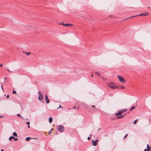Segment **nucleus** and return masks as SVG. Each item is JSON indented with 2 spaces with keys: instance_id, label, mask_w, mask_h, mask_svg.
<instances>
[{
  "instance_id": "nucleus-23",
  "label": "nucleus",
  "mask_w": 151,
  "mask_h": 151,
  "mask_svg": "<svg viewBox=\"0 0 151 151\" xmlns=\"http://www.w3.org/2000/svg\"><path fill=\"white\" fill-rule=\"evenodd\" d=\"M12 93L13 94H15L16 93V91H15V90H13V91H12Z\"/></svg>"
},
{
  "instance_id": "nucleus-18",
  "label": "nucleus",
  "mask_w": 151,
  "mask_h": 151,
  "mask_svg": "<svg viewBox=\"0 0 151 151\" xmlns=\"http://www.w3.org/2000/svg\"><path fill=\"white\" fill-rule=\"evenodd\" d=\"M17 115L18 116H20V117H21V118H22L23 117L22 116H21V115H20V114H17Z\"/></svg>"
},
{
  "instance_id": "nucleus-13",
  "label": "nucleus",
  "mask_w": 151,
  "mask_h": 151,
  "mask_svg": "<svg viewBox=\"0 0 151 151\" xmlns=\"http://www.w3.org/2000/svg\"><path fill=\"white\" fill-rule=\"evenodd\" d=\"M25 54H26L27 55V56H28L29 55H30V54H31V52H24Z\"/></svg>"
},
{
  "instance_id": "nucleus-22",
  "label": "nucleus",
  "mask_w": 151,
  "mask_h": 151,
  "mask_svg": "<svg viewBox=\"0 0 151 151\" xmlns=\"http://www.w3.org/2000/svg\"><path fill=\"white\" fill-rule=\"evenodd\" d=\"M135 108L134 106H133L132 108H131L129 110L130 111L132 110L134 108Z\"/></svg>"
},
{
  "instance_id": "nucleus-12",
  "label": "nucleus",
  "mask_w": 151,
  "mask_h": 151,
  "mask_svg": "<svg viewBox=\"0 0 151 151\" xmlns=\"http://www.w3.org/2000/svg\"><path fill=\"white\" fill-rule=\"evenodd\" d=\"M15 138V137H14L13 136H12L11 137H10L9 138V140L10 141L12 140V139H14Z\"/></svg>"
},
{
  "instance_id": "nucleus-20",
  "label": "nucleus",
  "mask_w": 151,
  "mask_h": 151,
  "mask_svg": "<svg viewBox=\"0 0 151 151\" xmlns=\"http://www.w3.org/2000/svg\"><path fill=\"white\" fill-rule=\"evenodd\" d=\"M137 119H136L135 121H134V124H136L137 123Z\"/></svg>"
},
{
  "instance_id": "nucleus-10",
  "label": "nucleus",
  "mask_w": 151,
  "mask_h": 151,
  "mask_svg": "<svg viewBox=\"0 0 151 151\" xmlns=\"http://www.w3.org/2000/svg\"><path fill=\"white\" fill-rule=\"evenodd\" d=\"M52 121V117H50L49 119V121L50 123H51Z\"/></svg>"
},
{
  "instance_id": "nucleus-30",
  "label": "nucleus",
  "mask_w": 151,
  "mask_h": 151,
  "mask_svg": "<svg viewBox=\"0 0 151 151\" xmlns=\"http://www.w3.org/2000/svg\"><path fill=\"white\" fill-rule=\"evenodd\" d=\"M26 123L28 125L29 124V122H27Z\"/></svg>"
},
{
  "instance_id": "nucleus-35",
  "label": "nucleus",
  "mask_w": 151,
  "mask_h": 151,
  "mask_svg": "<svg viewBox=\"0 0 151 151\" xmlns=\"http://www.w3.org/2000/svg\"><path fill=\"white\" fill-rule=\"evenodd\" d=\"M3 65L2 64H0V67H2Z\"/></svg>"
},
{
  "instance_id": "nucleus-33",
  "label": "nucleus",
  "mask_w": 151,
  "mask_h": 151,
  "mask_svg": "<svg viewBox=\"0 0 151 151\" xmlns=\"http://www.w3.org/2000/svg\"><path fill=\"white\" fill-rule=\"evenodd\" d=\"M73 108L74 109H76V106H74Z\"/></svg>"
},
{
  "instance_id": "nucleus-3",
  "label": "nucleus",
  "mask_w": 151,
  "mask_h": 151,
  "mask_svg": "<svg viewBox=\"0 0 151 151\" xmlns=\"http://www.w3.org/2000/svg\"><path fill=\"white\" fill-rule=\"evenodd\" d=\"M58 130L61 132H63L64 131V127L62 125H59L58 127Z\"/></svg>"
},
{
  "instance_id": "nucleus-24",
  "label": "nucleus",
  "mask_w": 151,
  "mask_h": 151,
  "mask_svg": "<svg viewBox=\"0 0 151 151\" xmlns=\"http://www.w3.org/2000/svg\"><path fill=\"white\" fill-rule=\"evenodd\" d=\"M52 129H51V130L50 131L48 132L49 134H50L52 132Z\"/></svg>"
},
{
  "instance_id": "nucleus-21",
  "label": "nucleus",
  "mask_w": 151,
  "mask_h": 151,
  "mask_svg": "<svg viewBox=\"0 0 151 151\" xmlns=\"http://www.w3.org/2000/svg\"><path fill=\"white\" fill-rule=\"evenodd\" d=\"M121 110L122 111V113H123V112L125 111L126 110V109H122V110Z\"/></svg>"
},
{
  "instance_id": "nucleus-27",
  "label": "nucleus",
  "mask_w": 151,
  "mask_h": 151,
  "mask_svg": "<svg viewBox=\"0 0 151 151\" xmlns=\"http://www.w3.org/2000/svg\"><path fill=\"white\" fill-rule=\"evenodd\" d=\"M109 17H113L114 16L113 15H109Z\"/></svg>"
},
{
  "instance_id": "nucleus-40",
  "label": "nucleus",
  "mask_w": 151,
  "mask_h": 151,
  "mask_svg": "<svg viewBox=\"0 0 151 151\" xmlns=\"http://www.w3.org/2000/svg\"><path fill=\"white\" fill-rule=\"evenodd\" d=\"M3 116H0V118L1 117H3Z\"/></svg>"
},
{
  "instance_id": "nucleus-6",
  "label": "nucleus",
  "mask_w": 151,
  "mask_h": 151,
  "mask_svg": "<svg viewBox=\"0 0 151 151\" xmlns=\"http://www.w3.org/2000/svg\"><path fill=\"white\" fill-rule=\"evenodd\" d=\"M98 141V140H96L94 141L92 140L91 141L92 145L94 146H96L97 145V143Z\"/></svg>"
},
{
  "instance_id": "nucleus-17",
  "label": "nucleus",
  "mask_w": 151,
  "mask_h": 151,
  "mask_svg": "<svg viewBox=\"0 0 151 151\" xmlns=\"http://www.w3.org/2000/svg\"><path fill=\"white\" fill-rule=\"evenodd\" d=\"M119 88L121 89H124L125 88V87L124 86H120L119 87Z\"/></svg>"
},
{
  "instance_id": "nucleus-45",
  "label": "nucleus",
  "mask_w": 151,
  "mask_h": 151,
  "mask_svg": "<svg viewBox=\"0 0 151 151\" xmlns=\"http://www.w3.org/2000/svg\"><path fill=\"white\" fill-rule=\"evenodd\" d=\"M100 129H98V131H99V130H100Z\"/></svg>"
},
{
  "instance_id": "nucleus-39",
  "label": "nucleus",
  "mask_w": 151,
  "mask_h": 151,
  "mask_svg": "<svg viewBox=\"0 0 151 151\" xmlns=\"http://www.w3.org/2000/svg\"><path fill=\"white\" fill-rule=\"evenodd\" d=\"M29 127H30V126H29V125H28V128H29Z\"/></svg>"
},
{
  "instance_id": "nucleus-32",
  "label": "nucleus",
  "mask_w": 151,
  "mask_h": 151,
  "mask_svg": "<svg viewBox=\"0 0 151 151\" xmlns=\"http://www.w3.org/2000/svg\"><path fill=\"white\" fill-rule=\"evenodd\" d=\"M64 24L63 23V22H61L59 23V24H60V25H62V24Z\"/></svg>"
},
{
  "instance_id": "nucleus-43",
  "label": "nucleus",
  "mask_w": 151,
  "mask_h": 151,
  "mask_svg": "<svg viewBox=\"0 0 151 151\" xmlns=\"http://www.w3.org/2000/svg\"><path fill=\"white\" fill-rule=\"evenodd\" d=\"M1 151H4L2 149L1 150Z\"/></svg>"
},
{
  "instance_id": "nucleus-19",
  "label": "nucleus",
  "mask_w": 151,
  "mask_h": 151,
  "mask_svg": "<svg viewBox=\"0 0 151 151\" xmlns=\"http://www.w3.org/2000/svg\"><path fill=\"white\" fill-rule=\"evenodd\" d=\"M95 73L97 75H99V76H100V74L99 73L97 72H96Z\"/></svg>"
},
{
  "instance_id": "nucleus-34",
  "label": "nucleus",
  "mask_w": 151,
  "mask_h": 151,
  "mask_svg": "<svg viewBox=\"0 0 151 151\" xmlns=\"http://www.w3.org/2000/svg\"><path fill=\"white\" fill-rule=\"evenodd\" d=\"M9 95H8L6 96L7 98H9Z\"/></svg>"
},
{
  "instance_id": "nucleus-15",
  "label": "nucleus",
  "mask_w": 151,
  "mask_h": 151,
  "mask_svg": "<svg viewBox=\"0 0 151 151\" xmlns=\"http://www.w3.org/2000/svg\"><path fill=\"white\" fill-rule=\"evenodd\" d=\"M125 116V114H124V115H123V116H120L117 117V119H120L122 117H124Z\"/></svg>"
},
{
  "instance_id": "nucleus-41",
  "label": "nucleus",
  "mask_w": 151,
  "mask_h": 151,
  "mask_svg": "<svg viewBox=\"0 0 151 151\" xmlns=\"http://www.w3.org/2000/svg\"><path fill=\"white\" fill-rule=\"evenodd\" d=\"M7 70L8 71H10V70H9V69H7Z\"/></svg>"
},
{
  "instance_id": "nucleus-2",
  "label": "nucleus",
  "mask_w": 151,
  "mask_h": 151,
  "mask_svg": "<svg viewBox=\"0 0 151 151\" xmlns=\"http://www.w3.org/2000/svg\"><path fill=\"white\" fill-rule=\"evenodd\" d=\"M149 14V13L147 12H143V13H141L139 15H137L136 16H132V17H129L128 18H133V17H135L139 16H147Z\"/></svg>"
},
{
  "instance_id": "nucleus-44",
  "label": "nucleus",
  "mask_w": 151,
  "mask_h": 151,
  "mask_svg": "<svg viewBox=\"0 0 151 151\" xmlns=\"http://www.w3.org/2000/svg\"><path fill=\"white\" fill-rule=\"evenodd\" d=\"M147 8H148V9L150 8V7H149V6L148 7H147Z\"/></svg>"
},
{
  "instance_id": "nucleus-4",
  "label": "nucleus",
  "mask_w": 151,
  "mask_h": 151,
  "mask_svg": "<svg viewBox=\"0 0 151 151\" xmlns=\"http://www.w3.org/2000/svg\"><path fill=\"white\" fill-rule=\"evenodd\" d=\"M38 93L39 95L38 99L39 101H41L43 99L42 94L40 91H39Z\"/></svg>"
},
{
  "instance_id": "nucleus-28",
  "label": "nucleus",
  "mask_w": 151,
  "mask_h": 151,
  "mask_svg": "<svg viewBox=\"0 0 151 151\" xmlns=\"http://www.w3.org/2000/svg\"><path fill=\"white\" fill-rule=\"evenodd\" d=\"M63 108V107L61 106V105H59V107L58 108H57V109H58L59 108Z\"/></svg>"
},
{
  "instance_id": "nucleus-16",
  "label": "nucleus",
  "mask_w": 151,
  "mask_h": 151,
  "mask_svg": "<svg viewBox=\"0 0 151 151\" xmlns=\"http://www.w3.org/2000/svg\"><path fill=\"white\" fill-rule=\"evenodd\" d=\"M13 134L14 136H15V137H17V133L15 132H14Z\"/></svg>"
},
{
  "instance_id": "nucleus-1",
  "label": "nucleus",
  "mask_w": 151,
  "mask_h": 151,
  "mask_svg": "<svg viewBox=\"0 0 151 151\" xmlns=\"http://www.w3.org/2000/svg\"><path fill=\"white\" fill-rule=\"evenodd\" d=\"M108 86L110 88L114 89H118L119 88V86H116L115 84L113 83L112 82H110L108 84Z\"/></svg>"
},
{
  "instance_id": "nucleus-25",
  "label": "nucleus",
  "mask_w": 151,
  "mask_h": 151,
  "mask_svg": "<svg viewBox=\"0 0 151 151\" xmlns=\"http://www.w3.org/2000/svg\"><path fill=\"white\" fill-rule=\"evenodd\" d=\"M13 139H14V141H17V138H14Z\"/></svg>"
},
{
  "instance_id": "nucleus-14",
  "label": "nucleus",
  "mask_w": 151,
  "mask_h": 151,
  "mask_svg": "<svg viewBox=\"0 0 151 151\" xmlns=\"http://www.w3.org/2000/svg\"><path fill=\"white\" fill-rule=\"evenodd\" d=\"M32 138H31L29 137H27L26 138V140L27 141H28L30 139H32Z\"/></svg>"
},
{
  "instance_id": "nucleus-36",
  "label": "nucleus",
  "mask_w": 151,
  "mask_h": 151,
  "mask_svg": "<svg viewBox=\"0 0 151 151\" xmlns=\"http://www.w3.org/2000/svg\"><path fill=\"white\" fill-rule=\"evenodd\" d=\"M1 89H2V90H3V91H4L3 89V88L2 86H1Z\"/></svg>"
},
{
  "instance_id": "nucleus-31",
  "label": "nucleus",
  "mask_w": 151,
  "mask_h": 151,
  "mask_svg": "<svg viewBox=\"0 0 151 151\" xmlns=\"http://www.w3.org/2000/svg\"><path fill=\"white\" fill-rule=\"evenodd\" d=\"M128 135V134H127L125 135L124 136V138H125Z\"/></svg>"
},
{
  "instance_id": "nucleus-26",
  "label": "nucleus",
  "mask_w": 151,
  "mask_h": 151,
  "mask_svg": "<svg viewBox=\"0 0 151 151\" xmlns=\"http://www.w3.org/2000/svg\"><path fill=\"white\" fill-rule=\"evenodd\" d=\"M144 151H150V150H147V149H145L144 150Z\"/></svg>"
},
{
  "instance_id": "nucleus-37",
  "label": "nucleus",
  "mask_w": 151,
  "mask_h": 151,
  "mask_svg": "<svg viewBox=\"0 0 151 151\" xmlns=\"http://www.w3.org/2000/svg\"><path fill=\"white\" fill-rule=\"evenodd\" d=\"M7 78L6 77H5V78H4V81H5V80H6V79H7Z\"/></svg>"
},
{
  "instance_id": "nucleus-29",
  "label": "nucleus",
  "mask_w": 151,
  "mask_h": 151,
  "mask_svg": "<svg viewBox=\"0 0 151 151\" xmlns=\"http://www.w3.org/2000/svg\"><path fill=\"white\" fill-rule=\"evenodd\" d=\"M91 139V137H88L87 138V139L88 140H90Z\"/></svg>"
},
{
  "instance_id": "nucleus-38",
  "label": "nucleus",
  "mask_w": 151,
  "mask_h": 151,
  "mask_svg": "<svg viewBox=\"0 0 151 151\" xmlns=\"http://www.w3.org/2000/svg\"><path fill=\"white\" fill-rule=\"evenodd\" d=\"M91 106L92 107H95V106H94V105H92Z\"/></svg>"
},
{
  "instance_id": "nucleus-11",
  "label": "nucleus",
  "mask_w": 151,
  "mask_h": 151,
  "mask_svg": "<svg viewBox=\"0 0 151 151\" xmlns=\"http://www.w3.org/2000/svg\"><path fill=\"white\" fill-rule=\"evenodd\" d=\"M147 150H150L151 151V147H149L148 144H147Z\"/></svg>"
},
{
  "instance_id": "nucleus-42",
  "label": "nucleus",
  "mask_w": 151,
  "mask_h": 151,
  "mask_svg": "<svg viewBox=\"0 0 151 151\" xmlns=\"http://www.w3.org/2000/svg\"><path fill=\"white\" fill-rule=\"evenodd\" d=\"M91 76H93V74H92L91 75Z\"/></svg>"
},
{
  "instance_id": "nucleus-5",
  "label": "nucleus",
  "mask_w": 151,
  "mask_h": 151,
  "mask_svg": "<svg viewBox=\"0 0 151 151\" xmlns=\"http://www.w3.org/2000/svg\"><path fill=\"white\" fill-rule=\"evenodd\" d=\"M118 78H119V81L122 83H124L125 81L124 80L123 78H122L121 77L119 76H117Z\"/></svg>"
},
{
  "instance_id": "nucleus-9",
  "label": "nucleus",
  "mask_w": 151,
  "mask_h": 151,
  "mask_svg": "<svg viewBox=\"0 0 151 151\" xmlns=\"http://www.w3.org/2000/svg\"><path fill=\"white\" fill-rule=\"evenodd\" d=\"M122 111L121 110H119L118 111V113H116L115 114L116 115H120L122 113Z\"/></svg>"
},
{
  "instance_id": "nucleus-46",
  "label": "nucleus",
  "mask_w": 151,
  "mask_h": 151,
  "mask_svg": "<svg viewBox=\"0 0 151 151\" xmlns=\"http://www.w3.org/2000/svg\"><path fill=\"white\" fill-rule=\"evenodd\" d=\"M90 136H91V134H90Z\"/></svg>"
},
{
  "instance_id": "nucleus-8",
  "label": "nucleus",
  "mask_w": 151,
  "mask_h": 151,
  "mask_svg": "<svg viewBox=\"0 0 151 151\" xmlns=\"http://www.w3.org/2000/svg\"><path fill=\"white\" fill-rule=\"evenodd\" d=\"M62 25L65 26H73V24H62Z\"/></svg>"
},
{
  "instance_id": "nucleus-7",
  "label": "nucleus",
  "mask_w": 151,
  "mask_h": 151,
  "mask_svg": "<svg viewBox=\"0 0 151 151\" xmlns=\"http://www.w3.org/2000/svg\"><path fill=\"white\" fill-rule=\"evenodd\" d=\"M45 99L46 101L47 104H48L50 102V100L48 98L47 95H46L45 96Z\"/></svg>"
}]
</instances>
